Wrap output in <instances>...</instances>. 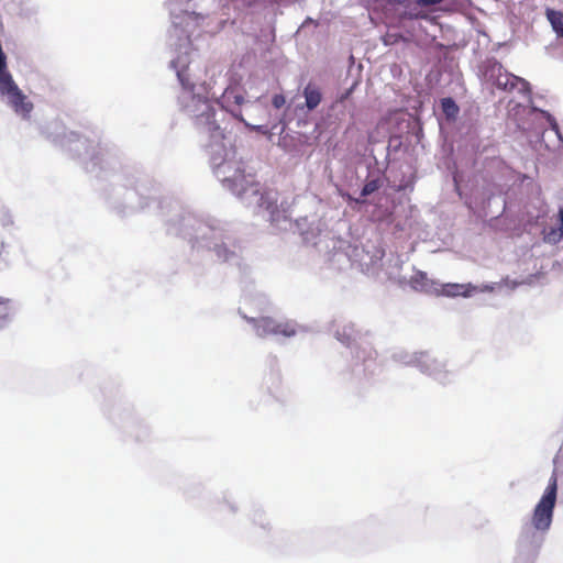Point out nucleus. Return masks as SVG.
<instances>
[{"instance_id":"nucleus-9","label":"nucleus","mask_w":563,"mask_h":563,"mask_svg":"<svg viewBox=\"0 0 563 563\" xmlns=\"http://www.w3.org/2000/svg\"><path fill=\"white\" fill-rule=\"evenodd\" d=\"M560 225L558 229L552 228L545 233V241L556 243L563 238V209L560 210Z\"/></svg>"},{"instance_id":"nucleus-6","label":"nucleus","mask_w":563,"mask_h":563,"mask_svg":"<svg viewBox=\"0 0 563 563\" xmlns=\"http://www.w3.org/2000/svg\"><path fill=\"white\" fill-rule=\"evenodd\" d=\"M303 97L306 99V107L309 110L316 109L322 100V95L319 87L311 82L305 87Z\"/></svg>"},{"instance_id":"nucleus-3","label":"nucleus","mask_w":563,"mask_h":563,"mask_svg":"<svg viewBox=\"0 0 563 563\" xmlns=\"http://www.w3.org/2000/svg\"><path fill=\"white\" fill-rule=\"evenodd\" d=\"M245 95L246 91L244 87L238 82H233L224 89L218 102L223 110L230 112L235 119H238L240 122H243L250 130L263 132V125L249 124L241 113V107L245 102Z\"/></svg>"},{"instance_id":"nucleus-7","label":"nucleus","mask_w":563,"mask_h":563,"mask_svg":"<svg viewBox=\"0 0 563 563\" xmlns=\"http://www.w3.org/2000/svg\"><path fill=\"white\" fill-rule=\"evenodd\" d=\"M545 15L556 35L563 37V13L553 9H547Z\"/></svg>"},{"instance_id":"nucleus-14","label":"nucleus","mask_w":563,"mask_h":563,"mask_svg":"<svg viewBox=\"0 0 563 563\" xmlns=\"http://www.w3.org/2000/svg\"><path fill=\"white\" fill-rule=\"evenodd\" d=\"M286 103V98L284 97V95L282 93H277L273 97L272 99V104L276 108V109H280L282 107H284Z\"/></svg>"},{"instance_id":"nucleus-5","label":"nucleus","mask_w":563,"mask_h":563,"mask_svg":"<svg viewBox=\"0 0 563 563\" xmlns=\"http://www.w3.org/2000/svg\"><path fill=\"white\" fill-rule=\"evenodd\" d=\"M486 74L498 88L504 90L511 91L517 88L518 85L522 87L528 85L525 79L506 71L503 65L496 60L489 65Z\"/></svg>"},{"instance_id":"nucleus-8","label":"nucleus","mask_w":563,"mask_h":563,"mask_svg":"<svg viewBox=\"0 0 563 563\" xmlns=\"http://www.w3.org/2000/svg\"><path fill=\"white\" fill-rule=\"evenodd\" d=\"M441 109H442V111L445 114L448 120H455L456 117L459 115V112H460L459 106L450 97L443 98L441 100Z\"/></svg>"},{"instance_id":"nucleus-12","label":"nucleus","mask_w":563,"mask_h":563,"mask_svg":"<svg viewBox=\"0 0 563 563\" xmlns=\"http://www.w3.org/2000/svg\"><path fill=\"white\" fill-rule=\"evenodd\" d=\"M214 252L218 258L222 262H227L235 255V253L230 251L224 244L216 245Z\"/></svg>"},{"instance_id":"nucleus-13","label":"nucleus","mask_w":563,"mask_h":563,"mask_svg":"<svg viewBox=\"0 0 563 563\" xmlns=\"http://www.w3.org/2000/svg\"><path fill=\"white\" fill-rule=\"evenodd\" d=\"M463 286L459 284H450L445 286V292L449 296H459L465 295V291H462Z\"/></svg>"},{"instance_id":"nucleus-4","label":"nucleus","mask_w":563,"mask_h":563,"mask_svg":"<svg viewBox=\"0 0 563 563\" xmlns=\"http://www.w3.org/2000/svg\"><path fill=\"white\" fill-rule=\"evenodd\" d=\"M251 323L256 334L261 338L267 335L292 336L297 333L296 325L289 321L278 322L271 317L245 318Z\"/></svg>"},{"instance_id":"nucleus-16","label":"nucleus","mask_w":563,"mask_h":563,"mask_svg":"<svg viewBox=\"0 0 563 563\" xmlns=\"http://www.w3.org/2000/svg\"><path fill=\"white\" fill-rule=\"evenodd\" d=\"M350 91H346L344 95H342L339 99L340 102H343L349 97Z\"/></svg>"},{"instance_id":"nucleus-10","label":"nucleus","mask_w":563,"mask_h":563,"mask_svg":"<svg viewBox=\"0 0 563 563\" xmlns=\"http://www.w3.org/2000/svg\"><path fill=\"white\" fill-rule=\"evenodd\" d=\"M11 310V300L0 296V322L8 320Z\"/></svg>"},{"instance_id":"nucleus-2","label":"nucleus","mask_w":563,"mask_h":563,"mask_svg":"<svg viewBox=\"0 0 563 563\" xmlns=\"http://www.w3.org/2000/svg\"><path fill=\"white\" fill-rule=\"evenodd\" d=\"M556 490H558V477L556 474L553 473L548 487L545 488V492L543 496L541 497L540 501L537 504L533 516H532V526L537 530H547L549 529L552 517H553V509L556 501Z\"/></svg>"},{"instance_id":"nucleus-1","label":"nucleus","mask_w":563,"mask_h":563,"mask_svg":"<svg viewBox=\"0 0 563 563\" xmlns=\"http://www.w3.org/2000/svg\"><path fill=\"white\" fill-rule=\"evenodd\" d=\"M185 111L194 119L199 133L207 136L212 164L217 166V174L223 184L250 205L254 203L268 211L272 224L280 225L290 222L288 209L277 205L276 191L264 189L260 183L255 181L253 175L245 174V170L235 162L227 159L225 134L214 119L216 110L209 100L191 95L185 104Z\"/></svg>"},{"instance_id":"nucleus-17","label":"nucleus","mask_w":563,"mask_h":563,"mask_svg":"<svg viewBox=\"0 0 563 563\" xmlns=\"http://www.w3.org/2000/svg\"><path fill=\"white\" fill-rule=\"evenodd\" d=\"M3 243H1V246H0V255L2 254V249H3Z\"/></svg>"},{"instance_id":"nucleus-11","label":"nucleus","mask_w":563,"mask_h":563,"mask_svg":"<svg viewBox=\"0 0 563 563\" xmlns=\"http://www.w3.org/2000/svg\"><path fill=\"white\" fill-rule=\"evenodd\" d=\"M380 186H382V183L379 179L368 180L362 188L361 196L367 197V196L372 195L373 192H375L376 190H378L380 188Z\"/></svg>"},{"instance_id":"nucleus-15","label":"nucleus","mask_w":563,"mask_h":563,"mask_svg":"<svg viewBox=\"0 0 563 563\" xmlns=\"http://www.w3.org/2000/svg\"><path fill=\"white\" fill-rule=\"evenodd\" d=\"M247 7H251L258 2L260 0H242Z\"/></svg>"}]
</instances>
